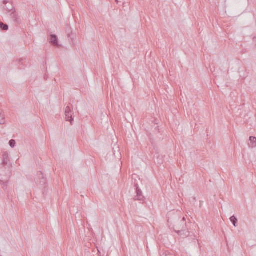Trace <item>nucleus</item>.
Masks as SVG:
<instances>
[{"label":"nucleus","mask_w":256,"mask_h":256,"mask_svg":"<svg viewBox=\"0 0 256 256\" xmlns=\"http://www.w3.org/2000/svg\"><path fill=\"white\" fill-rule=\"evenodd\" d=\"M0 168H2V172H5L7 176L10 174V160H9L8 154L7 152L2 154V162L0 164Z\"/></svg>","instance_id":"1"},{"label":"nucleus","mask_w":256,"mask_h":256,"mask_svg":"<svg viewBox=\"0 0 256 256\" xmlns=\"http://www.w3.org/2000/svg\"><path fill=\"white\" fill-rule=\"evenodd\" d=\"M10 14V18L13 20L14 22L16 24H20L21 22V18H20V14L16 11H13L12 12H8Z\"/></svg>","instance_id":"3"},{"label":"nucleus","mask_w":256,"mask_h":256,"mask_svg":"<svg viewBox=\"0 0 256 256\" xmlns=\"http://www.w3.org/2000/svg\"><path fill=\"white\" fill-rule=\"evenodd\" d=\"M182 225L184 226L186 224V223L184 222V218H182Z\"/></svg>","instance_id":"14"},{"label":"nucleus","mask_w":256,"mask_h":256,"mask_svg":"<svg viewBox=\"0 0 256 256\" xmlns=\"http://www.w3.org/2000/svg\"><path fill=\"white\" fill-rule=\"evenodd\" d=\"M250 142L248 143V146L250 148H256V138L254 136H250L249 139Z\"/></svg>","instance_id":"5"},{"label":"nucleus","mask_w":256,"mask_h":256,"mask_svg":"<svg viewBox=\"0 0 256 256\" xmlns=\"http://www.w3.org/2000/svg\"><path fill=\"white\" fill-rule=\"evenodd\" d=\"M0 28L4 30H7L8 29V26L7 24H4L2 22H0Z\"/></svg>","instance_id":"10"},{"label":"nucleus","mask_w":256,"mask_h":256,"mask_svg":"<svg viewBox=\"0 0 256 256\" xmlns=\"http://www.w3.org/2000/svg\"><path fill=\"white\" fill-rule=\"evenodd\" d=\"M0 114H2V113H0Z\"/></svg>","instance_id":"17"},{"label":"nucleus","mask_w":256,"mask_h":256,"mask_svg":"<svg viewBox=\"0 0 256 256\" xmlns=\"http://www.w3.org/2000/svg\"><path fill=\"white\" fill-rule=\"evenodd\" d=\"M5 124V118L4 116L0 114V125H2Z\"/></svg>","instance_id":"11"},{"label":"nucleus","mask_w":256,"mask_h":256,"mask_svg":"<svg viewBox=\"0 0 256 256\" xmlns=\"http://www.w3.org/2000/svg\"><path fill=\"white\" fill-rule=\"evenodd\" d=\"M230 221H231V222L232 223V224H234V226L235 227L236 226V222H238V219L235 217V216H232L230 218Z\"/></svg>","instance_id":"9"},{"label":"nucleus","mask_w":256,"mask_h":256,"mask_svg":"<svg viewBox=\"0 0 256 256\" xmlns=\"http://www.w3.org/2000/svg\"><path fill=\"white\" fill-rule=\"evenodd\" d=\"M10 175L11 176V174H10ZM10 176H8L5 174V172H2V168H0V182H1V185H2L4 190L6 188V182L10 178Z\"/></svg>","instance_id":"2"},{"label":"nucleus","mask_w":256,"mask_h":256,"mask_svg":"<svg viewBox=\"0 0 256 256\" xmlns=\"http://www.w3.org/2000/svg\"><path fill=\"white\" fill-rule=\"evenodd\" d=\"M50 43L52 44V46H58V38L56 36L54 35H51L50 36Z\"/></svg>","instance_id":"7"},{"label":"nucleus","mask_w":256,"mask_h":256,"mask_svg":"<svg viewBox=\"0 0 256 256\" xmlns=\"http://www.w3.org/2000/svg\"><path fill=\"white\" fill-rule=\"evenodd\" d=\"M64 116H66V120L70 122V124H72V122L74 120H72V115L71 114V111H70V107L67 106L66 108V110H64Z\"/></svg>","instance_id":"4"},{"label":"nucleus","mask_w":256,"mask_h":256,"mask_svg":"<svg viewBox=\"0 0 256 256\" xmlns=\"http://www.w3.org/2000/svg\"><path fill=\"white\" fill-rule=\"evenodd\" d=\"M5 9L7 10V12H8V13H10L13 11H15L12 5L10 3H8V6H5Z\"/></svg>","instance_id":"8"},{"label":"nucleus","mask_w":256,"mask_h":256,"mask_svg":"<svg viewBox=\"0 0 256 256\" xmlns=\"http://www.w3.org/2000/svg\"><path fill=\"white\" fill-rule=\"evenodd\" d=\"M4 2L5 4H8V2H6V1H4Z\"/></svg>","instance_id":"16"},{"label":"nucleus","mask_w":256,"mask_h":256,"mask_svg":"<svg viewBox=\"0 0 256 256\" xmlns=\"http://www.w3.org/2000/svg\"><path fill=\"white\" fill-rule=\"evenodd\" d=\"M8 144H10L11 148H14L15 146V141L14 140H11L8 142Z\"/></svg>","instance_id":"13"},{"label":"nucleus","mask_w":256,"mask_h":256,"mask_svg":"<svg viewBox=\"0 0 256 256\" xmlns=\"http://www.w3.org/2000/svg\"><path fill=\"white\" fill-rule=\"evenodd\" d=\"M176 233L178 234L181 236L184 235V238L188 236V234H182V233L184 232V230H176Z\"/></svg>","instance_id":"12"},{"label":"nucleus","mask_w":256,"mask_h":256,"mask_svg":"<svg viewBox=\"0 0 256 256\" xmlns=\"http://www.w3.org/2000/svg\"><path fill=\"white\" fill-rule=\"evenodd\" d=\"M136 196L135 198V200L141 201L143 200L142 192L139 188L136 187Z\"/></svg>","instance_id":"6"},{"label":"nucleus","mask_w":256,"mask_h":256,"mask_svg":"<svg viewBox=\"0 0 256 256\" xmlns=\"http://www.w3.org/2000/svg\"><path fill=\"white\" fill-rule=\"evenodd\" d=\"M22 59L20 60H19V64H20L22 63Z\"/></svg>","instance_id":"15"}]
</instances>
